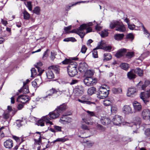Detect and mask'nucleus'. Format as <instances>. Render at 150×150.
<instances>
[{
	"label": "nucleus",
	"mask_w": 150,
	"mask_h": 150,
	"mask_svg": "<svg viewBox=\"0 0 150 150\" xmlns=\"http://www.w3.org/2000/svg\"><path fill=\"white\" fill-rule=\"evenodd\" d=\"M88 96H83L81 99H78V101L82 103L86 104L88 105H91L92 104H95L94 102L88 101Z\"/></svg>",
	"instance_id": "nucleus-8"
},
{
	"label": "nucleus",
	"mask_w": 150,
	"mask_h": 150,
	"mask_svg": "<svg viewBox=\"0 0 150 150\" xmlns=\"http://www.w3.org/2000/svg\"><path fill=\"white\" fill-rule=\"evenodd\" d=\"M86 112L88 114V115L90 116H95L96 114L94 112L90 111L88 110H87L86 111Z\"/></svg>",
	"instance_id": "nucleus-52"
},
{
	"label": "nucleus",
	"mask_w": 150,
	"mask_h": 150,
	"mask_svg": "<svg viewBox=\"0 0 150 150\" xmlns=\"http://www.w3.org/2000/svg\"><path fill=\"white\" fill-rule=\"evenodd\" d=\"M106 45V44L105 41H101L100 43L98 44V46L96 47V48H98V49H101L100 47L102 46H105Z\"/></svg>",
	"instance_id": "nucleus-45"
},
{
	"label": "nucleus",
	"mask_w": 150,
	"mask_h": 150,
	"mask_svg": "<svg viewBox=\"0 0 150 150\" xmlns=\"http://www.w3.org/2000/svg\"><path fill=\"white\" fill-rule=\"evenodd\" d=\"M124 35L123 34H117L114 36L115 39L117 40H121L123 38Z\"/></svg>",
	"instance_id": "nucleus-33"
},
{
	"label": "nucleus",
	"mask_w": 150,
	"mask_h": 150,
	"mask_svg": "<svg viewBox=\"0 0 150 150\" xmlns=\"http://www.w3.org/2000/svg\"><path fill=\"white\" fill-rule=\"evenodd\" d=\"M66 108L67 106L65 104H63L61 105L54 110L49 113L50 117L52 119H54L58 117L59 115L62 113Z\"/></svg>",
	"instance_id": "nucleus-2"
},
{
	"label": "nucleus",
	"mask_w": 150,
	"mask_h": 150,
	"mask_svg": "<svg viewBox=\"0 0 150 150\" xmlns=\"http://www.w3.org/2000/svg\"><path fill=\"white\" fill-rule=\"evenodd\" d=\"M63 41L65 42L71 41L72 42H75L76 41V40L74 38L70 37L65 38Z\"/></svg>",
	"instance_id": "nucleus-42"
},
{
	"label": "nucleus",
	"mask_w": 150,
	"mask_h": 150,
	"mask_svg": "<svg viewBox=\"0 0 150 150\" xmlns=\"http://www.w3.org/2000/svg\"><path fill=\"white\" fill-rule=\"evenodd\" d=\"M31 77H33L36 75V70L34 68H32L31 69Z\"/></svg>",
	"instance_id": "nucleus-47"
},
{
	"label": "nucleus",
	"mask_w": 150,
	"mask_h": 150,
	"mask_svg": "<svg viewBox=\"0 0 150 150\" xmlns=\"http://www.w3.org/2000/svg\"><path fill=\"white\" fill-rule=\"evenodd\" d=\"M71 28V26H69L67 27H64V30L66 33H67L68 31Z\"/></svg>",
	"instance_id": "nucleus-64"
},
{
	"label": "nucleus",
	"mask_w": 150,
	"mask_h": 150,
	"mask_svg": "<svg viewBox=\"0 0 150 150\" xmlns=\"http://www.w3.org/2000/svg\"><path fill=\"white\" fill-rule=\"evenodd\" d=\"M125 57L127 58L130 59L133 57L134 55V53L133 52H126Z\"/></svg>",
	"instance_id": "nucleus-32"
},
{
	"label": "nucleus",
	"mask_w": 150,
	"mask_h": 150,
	"mask_svg": "<svg viewBox=\"0 0 150 150\" xmlns=\"http://www.w3.org/2000/svg\"><path fill=\"white\" fill-rule=\"evenodd\" d=\"M149 54V52L146 51V52L142 54L140 57V58L142 59H144L146 57H147Z\"/></svg>",
	"instance_id": "nucleus-48"
},
{
	"label": "nucleus",
	"mask_w": 150,
	"mask_h": 150,
	"mask_svg": "<svg viewBox=\"0 0 150 150\" xmlns=\"http://www.w3.org/2000/svg\"><path fill=\"white\" fill-rule=\"evenodd\" d=\"M3 117L5 119H8L9 117V113L8 112H5L3 114Z\"/></svg>",
	"instance_id": "nucleus-60"
},
{
	"label": "nucleus",
	"mask_w": 150,
	"mask_h": 150,
	"mask_svg": "<svg viewBox=\"0 0 150 150\" xmlns=\"http://www.w3.org/2000/svg\"><path fill=\"white\" fill-rule=\"evenodd\" d=\"M113 101L114 100L112 98H108V99H106L104 100L103 104L105 106H109L110 105L111 103L113 102Z\"/></svg>",
	"instance_id": "nucleus-26"
},
{
	"label": "nucleus",
	"mask_w": 150,
	"mask_h": 150,
	"mask_svg": "<svg viewBox=\"0 0 150 150\" xmlns=\"http://www.w3.org/2000/svg\"><path fill=\"white\" fill-rule=\"evenodd\" d=\"M108 31L106 30L102 31L101 32L100 35L102 37H105L108 35Z\"/></svg>",
	"instance_id": "nucleus-49"
},
{
	"label": "nucleus",
	"mask_w": 150,
	"mask_h": 150,
	"mask_svg": "<svg viewBox=\"0 0 150 150\" xmlns=\"http://www.w3.org/2000/svg\"><path fill=\"white\" fill-rule=\"evenodd\" d=\"M100 120L101 124L103 125H108L111 122L110 119L106 117H101Z\"/></svg>",
	"instance_id": "nucleus-17"
},
{
	"label": "nucleus",
	"mask_w": 150,
	"mask_h": 150,
	"mask_svg": "<svg viewBox=\"0 0 150 150\" xmlns=\"http://www.w3.org/2000/svg\"><path fill=\"white\" fill-rule=\"evenodd\" d=\"M50 69L52 70L53 72L54 71L56 73H59V69L58 66H52L49 67Z\"/></svg>",
	"instance_id": "nucleus-31"
},
{
	"label": "nucleus",
	"mask_w": 150,
	"mask_h": 150,
	"mask_svg": "<svg viewBox=\"0 0 150 150\" xmlns=\"http://www.w3.org/2000/svg\"><path fill=\"white\" fill-rule=\"evenodd\" d=\"M137 94V90L134 88H128L127 93V96L128 97H133Z\"/></svg>",
	"instance_id": "nucleus-11"
},
{
	"label": "nucleus",
	"mask_w": 150,
	"mask_h": 150,
	"mask_svg": "<svg viewBox=\"0 0 150 150\" xmlns=\"http://www.w3.org/2000/svg\"><path fill=\"white\" fill-rule=\"evenodd\" d=\"M54 127L55 130H56L57 131H61L62 127H60L54 126Z\"/></svg>",
	"instance_id": "nucleus-63"
},
{
	"label": "nucleus",
	"mask_w": 150,
	"mask_h": 150,
	"mask_svg": "<svg viewBox=\"0 0 150 150\" xmlns=\"http://www.w3.org/2000/svg\"><path fill=\"white\" fill-rule=\"evenodd\" d=\"M88 65L85 62H82L79 65V71L82 73L85 71L87 69Z\"/></svg>",
	"instance_id": "nucleus-19"
},
{
	"label": "nucleus",
	"mask_w": 150,
	"mask_h": 150,
	"mask_svg": "<svg viewBox=\"0 0 150 150\" xmlns=\"http://www.w3.org/2000/svg\"><path fill=\"white\" fill-rule=\"evenodd\" d=\"M47 50L45 52L43 55L42 59L44 60L48 56V55L47 53Z\"/></svg>",
	"instance_id": "nucleus-62"
},
{
	"label": "nucleus",
	"mask_w": 150,
	"mask_h": 150,
	"mask_svg": "<svg viewBox=\"0 0 150 150\" xmlns=\"http://www.w3.org/2000/svg\"><path fill=\"white\" fill-rule=\"evenodd\" d=\"M64 117H62L59 120V122L62 123H65L66 122H70L72 121L71 118L66 117V116H63Z\"/></svg>",
	"instance_id": "nucleus-22"
},
{
	"label": "nucleus",
	"mask_w": 150,
	"mask_h": 150,
	"mask_svg": "<svg viewBox=\"0 0 150 150\" xmlns=\"http://www.w3.org/2000/svg\"><path fill=\"white\" fill-rule=\"evenodd\" d=\"M97 127L98 129L101 130L102 131H104L105 130V128L102 125L99 124H98L97 125Z\"/></svg>",
	"instance_id": "nucleus-50"
},
{
	"label": "nucleus",
	"mask_w": 150,
	"mask_h": 150,
	"mask_svg": "<svg viewBox=\"0 0 150 150\" xmlns=\"http://www.w3.org/2000/svg\"><path fill=\"white\" fill-rule=\"evenodd\" d=\"M77 63L76 62H72L69 65L67 68V71L69 75L71 77H73L77 73L76 69Z\"/></svg>",
	"instance_id": "nucleus-4"
},
{
	"label": "nucleus",
	"mask_w": 150,
	"mask_h": 150,
	"mask_svg": "<svg viewBox=\"0 0 150 150\" xmlns=\"http://www.w3.org/2000/svg\"><path fill=\"white\" fill-rule=\"evenodd\" d=\"M135 74H137L140 76H143L144 73L143 71L141 69L139 68H137L134 70Z\"/></svg>",
	"instance_id": "nucleus-28"
},
{
	"label": "nucleus",
	"mask_w": 150,
	"mask_h": 150,
	"mask_svg": "<svg viewBox=\"0 0 150 150\" xmlns=\"http://www.w3.org/2000/svg\"><path fill=\"white\" fill-rule=\"evenodd\" d=\"M87 26V25L83 24L79 28V29L77 30L76 33L79 35L81 38H83L84 37L85 33L83 30L86 29Z\"/></svg>",
	"instance_id": "nucleus-7"
},
{
	"label": "nucleus",
	"mask_w": 150,
	"mask_h": 150,
	"mask_svg": "<svg viewBox=\"0 0 150 150\" xmlns=\"http://www.w3.org/2000/svg\"><path fill=\"white\" fill-rule=\"evenodd\" d=\"M112 58L111 55L109 53H104L103 54V59L104 61H109Z\"/></svg>",
	"instance_id": "nucleus-25"
},
{
	"label": "nucleus",
	"mask_w": 150,
	"mask_h": 150,
	"mask_svg": "<svg viewBox=\"0 0 150 150\" xmlns=\"http://www.w3.org/2000/svg\"><path fill=\"white\" fill-rule=\"evenodd\" d=\"M24 19L25 20L29 19L30 17V14L26 11L23 12Z\"/></svg>",
	"instance_id": "nucleus-35"
},
{
	"label": "nucleus",
	"mask_w": 150,
	"mask_h": 150,
	"mask_svg": "<svg viewBox=\"0 0 150 150\" xmlns=\"http://www.w3.org/2000/svg\"><path fill=\"white\" fill-rule=\"evenodd\" d=\"M122 111L123 113L126 114H129L132 113V109L129 105H124L122 108Z\"/></svg>",
	"instance_id": "nucleus-13"
},
{
	"label": "nucleus",
	"mask_w": 150,
	"mask_h": 150,
	"mask_svg": "<svg viewBox=\"0 0 150 150\" xmlns=\"http://www.w3.org/2000/svg\"><path fill=\"white\" fill-rule=\"evenodd\" d=\"M72 62H75L74 61H72L70 59L66 58L62 62L63 64H69Z\"/></svg>",
	"instance_id": "nucleus-37"
},
{
	"label": "nucleus",
	"mask_w": 150,
	"mask_h": 150,
	"mask_svg": "<svg viewBox=\"0 0 150 150\" xmlns=\"http://www.w3.org/2000/svg\"><path fill=\"white\" fill-rule=\"evenodd\" d=\"M4 146L7 148L11 149L13 146V141L11 139H8L6 140L4 142Z\"/></svg>",
	"instance_id": "nucleus-18"
},
{
	"label": "nucleus",
	"mask_w": 150,
	"mask_h": 150,
	"mask_svg": "<svg viewBox=\"0 0 150 150\" xmlns=\"http://www.w3.org/2000/svg\"><path fill=\"white\" fill-rule=\"evenodd\" d=\"M26 7L30 11H31L32 10L33 6L31 4V2L30 1H28L26 4H25Z\"/></svg>",
	"instance_id": "nucleus-40"
},
{
	"label": "nucleus",
	"mask_w": 150,
	"mask_h": 150,
	"mask_svg": "<svg viewBox=\"0 0 150 150\" xmlns=\"http://www.w3.org/2000/svg\"><path fill=\"white\" fill-rule=\"evenodd\" d=\"M43 120L47 124H48V122L52 119L50 117L49 114L48 115L43 116L42 117Z\"/></svg>",
	"instance_id": "nucleus-36"
},
{
	"label": "nucleus",
	"mask_w": 150,
	"mask_h": 150,
	"mask_svg": "<svg viewBox=\"0 0 150 150\" xmlns=\"http://www.w3.org/2000/svg\"><path fill=\"white\" fill-rule=\"evenodd\" d=\"M43 118L41 117V118L38 120V121L37 122V125L38 126H43L45 125V122Z\"/></svg>",
	"instance_id": "nucleus-38"
},
{
	"label": "nucleus",
	"mask_w": 150,
	"mask_h": 150,
	"mask_svg": "<svg viewBox=\"0 0 150 150\" xmlns=\"http://www.w3.org/2000/svg\"><path fill=\"white\" fill-rule=\"evenodd\" d=\"M19 93L22 92L24 94H26L29 93V91L28 89V86L25 85V83H23V87L20 90H18Z\"/></svg>",
	"instance_id": "nucleus-23"
},
{
	"label": "nucleus",
	"mask_w": 150,
	"mask_h": 150,
	"mask_svg": "<svg viewBox=\"0 0 150 150\" xmlns=\"http://www.w3.org/2000/svg\"><path fill=\"white\" fill-rule=\"evenodd\" d=\"M127 49L123 48L119 50L116 53L115 56L117 58H120L125 55Z\"/></svg>",
	"instance_id": "nucleus-14"
},
{
	"label": "nucleus",
	"mask_w": 150,
	"mask_h": 150,
	"mask_svg": "<svg viewBox=\"0 0 150 150\" xmlns=\"http://www.w3.org/2000/svg\"><path fill=\"white\" fill-rule=\"evenodd\" d=\"M134 112H140L142 109L140 103L137 101H134L133 103Z\"/></svg>",
	"instance_id": "nucleus-12"
},
{
	"label": "nucleus",
	"mask_w": 150,
	"mask_h": 150,
	"mask_svg": "<svg viewBox=\"0 0 150 150\" xmlns=\"http://www.w3.org/2000/svg\"><path fill=\"white\" fill-rule=\"evenodd\" d=\"M40 11V8L39 7L37 6L35 7L33 10V12L37 14H39Z\"/></svg>",
	"instance_id": "nucleus-46"
},
{
	"label": "nucleus",
	"mask_w": 150,
	"mask_h": 150,
	"mask_svg": "<svg viewBox=\"0 0 150 150\" xmlns=\"http://www.w3.org/2000/svg\"><path fill=\"white\" fill-rule=\"evenodd\" d=\"M77 4V3H75L74 4H70L68 5H67L65 8V10L68 11H69L71 8V7L75 6Z\"/></svg>",
	"instance_id": "nucleus-44"
},
{
	"label": "nucleus",
	"mask_w": 150,
	"mask_h": 150,
	"mask_svg": "<svg viewBox=\"0 0 150 150\" xmlns=\"http://www.w3.org/2000/svg\"><path fill=\"white\" fill-rule=\"evenodd\" d=\"M135 121L137 122V124H140L141 122V119L138 117H136L135 118Z\"/></svg>",
	"instance_id": "nucleus-58"
},
{
	"label": "nucleus",
	"mask_w": 150,
	"mask_h": 150,
	"mask_svg": "<svg viewBox=\"0 0 150 150\" xmlns=\"http://www.w3.org/2000/svg\"><path fill=\"white\" fill-rule=\"evenodd\" d=\"M93 75V73L91 70H88L85 73V78H92Z\"/></svg>",
	"instance_id": "nucleus-29"
},
{
	"label": "nucleus",
	"mask_w": 150,
	"mask_h": 150,
	"mask_svg": "<svg viewBox=\"0 0 150 150\" xmlns=\"http://www.w3.org/2000/svg\"><path fill=\"white\" fill-rule=\"evenodd\" d=\"M134 69L129 72L127 74V76L128 78L130 79H135L136 77V75Z\"/></svg>",
	"instance_id": "nucleus-24"
},
{
	"label": "nucleus",
	"mask_w": 150,
	"mask_h": 150,
	"mask_svg": "<svg viewBox=\"0 0 150 150\" xmlns=\"http://www.w3.org/2000/svg\"><path fill=\"white\" fill-rule=\"evenodd\" d=\"M110 27L112 29L115 28V30L120 32H123L125 31L126 28L124 25L121 22L113 21L110 23Z\"/></svg>",
	"instance_id": "nucleus-3"
},
{
	"label": "nucleus",
	"mask_w": 150,
	"mask_h": 150,
	"mask_svg": "<svg viewBox=\"0 0 150 150\" xmlns=\"http://www.w3.org/2000/svg\"><path fill=\"white\" fill-rule=\"evenodd\" d=\"M122 117L119 115H116L113 118L112 122L114 125H119L122 122Z\"/></svg>",
	"instance_id": "nucleus-9"
},
{
	"label": "nucleus",
	"mask_w": 150,
	"mask_h": 150,
	"mask_svg": "<svg viewBox=\"0 0 150 150\" xmlns=\"http://www.w3.org/2000/svg\"><path fill=\"white\" fill-rule=\"evenodd\" d=\"M67 140V139H66L64 137L57 139V142H65Z\"/></svg>",
	"instance_id": "nucleus-51"
},
{
	"label": "nucleus",
	"mask_w": 150,
	"mask_h": 150,
	"mask_svg": "<svg viewBox=\"0 0 150 150\" xmlns=\"http://www.w3.org/2000/svg\"><path fill=\"white\" fill-rule=\"evenodd\" d=\"M87 49V47L85 45H83L82 46L81 49V52L83 53H85Z\"/></svg>",
	"instance_id": "nucleus-53"
},
{
	"label": "nucleus",
	"mask_w": 150,
	"mask_h": 150,
	"mask_svg": "<svg viewBox=\"0 0 150 150\" xmlns=\"http://www.w3.org/2000/svg\"><path fill=\"white\" fill-rule=\"evenodd\" d=\"M145 134L148 137H150V129H146L145 132Z\"/></svg>",
	"instance_id": "nucleus-55"
},
{
	"label": "nucleus",
	"mask_w": 150,
	"mask_h": 150,
	"mask_svg": "<svg viewBox=\"0 0 150 150\" xmlns=\"http://www.w3.org/2000/svg\"><path fill=\"white\" fill-rule=\"evenodd\" d=\"M96 92V88L95 87H91L88 89L87 93L89 95H91Z\"/></svg>",
	"instance_id": "nucleus-30"
},
{
	"label": "nucleus",
	"mask_w": 150,
	"mask_h": 150,
	"mask_svg": "<svg viewBox=\"0 0 150 150\" xmlns=\"http://www.w3.org/2000/svg\"><path fill=\"white\" fill-rule=\"evenodd\" d=\"M142 88L143 90L146 91L145 92H142L140 97L145 104L149 102V98L150 97V81H146Z\"/></svg>",
	"instance_id": "nucleus-1"
},
{
	"label": "nucleus",
	"mask_w": 150,
	"mask_h": 150,
	"mask_svg": "<svg viewBox=\"0 0 150 150\" xmlns=\"http://www.w3.org/2000/svg\"><path fill=\"white\" fill-rule=\"evenodd\" d=\"M36 68L38 69V71L39 73V75H40L44 71V70L40 68L38 66H36Z\"/></svg>",
	"instance_id": "nucleus-54"
},
{
	"label": "nucleus",
	"mask_w": 150,
	"mask_h": 150,
	"mask_svg": "<svg viewBox=\"0 0 150 150\" xmlns=\"http://www.w3.org/2000/svg\"><path fill=\"white\" fill-rule=\"evenodd\" d=\"M83 83L85 85L88 86H91L96 84L97 82V79L93 78H85Z\"/></svg>",
	"instance_id": "nucleus-5"
},
{
	"label": "nucleus",
	"mask_w": 150,
	"mask_h": 150,
	"mask_svg": "<svg viewBox=\"0 0 150 150\" xmlns=\"http://www.w3.org/2000/svg\"><path fill=\"white\" fill-rule=\"evenodd\" d=\"M121 67L125 70H127L129 68L128 64L125 63H122L120 65Z\"/></svg>",
	"instance_id": "nucleus-41"
},
{
	"label": "nucleus",
	"mask_w": 150,
	"mask_h": 150,
	"mask_svg": "<svg viewBox=\"0 0 150 150\" xmlns=\"http://www.w3.org/2000/svg\"><path fill=\"white\" fill-rule=\"evenodd\" d=\"M125 124L128 126H131L132 127L133 129L135 130V131L133 130L134 133H137V129L139 127V124H135L133 123H129L127 122H125Z\"/></svg>",
	"instance_id": "nucleus-16"
},
{
	"label": "nucleus",
	"mask_w": 150,
	"mask_h": 150,
	"mask_svg": "<svg viewBox=\"0 0 150 150\" xmlns=\"http://www.w3.org/2000/svg\"><path fill=\"white\" fill-rule=\"evenodd\" d=\"M30 99V97L28 96L21 95L18 96L17 101L20 102L25 103L28 101Z\"/></svg>",
	"instance_id": "nucleus-10"
},
{
	"label": "nucleus",
	"mask_w": 150,
	"mask_h": 150,
	"mask_svg": "<svg viewBox=\"0 0 150 150\" xmlns=\"http://www.w3.org/2000/svg\"><path fill=\"white\" fill-rule=\"evenodd\" d=\"M117 108L116 106H112L111 107V112H115L117 110Z\"/></svg>",
	"instance_id": "nucleus-56"
},
{
	"label": "nucleus",
	"mask_w": 150,
	"mask_h": 150,
	"mask_svg": "<svg viewBox=\"0 0 150 150\" xmlns=\"http://www.w3.org/2000/svg\"><path fill=\"white\" fill-rule=\"evenodd\" d=\"M126 37L127 38L130 39L132 40H133L134 38L133 35L132 33L128 34L127 35Z\"/></svg>",
	"instance_id": "nucleus-61"
},
{
	"label": "nucleus",
	"mask_w": 150,
	"mask_h": 150,
	"mask_svg": "<svg viewBox=\"0 0 150 150\" xmlns=\"http://www.w3.org/2000/svg\"><path fill=\"white\" fill-rule=\"evenodd\" d=\"M98 48H96V47L93 49L92 51V54L93 57L94 58H97L98 57V54L97 53V50Z\"/></svg>",
	"instance_id": "nucleus-43"
},
{
	"label": "nucleus",
	"mask_w": 150,
	"mask_h": 150,
	"mask_svg": "<svg viewBox=\"0 0 150 150\" xmlns=\"http://www.w3.org/2000/svg\"><path fill=\"white\" fill-rule=\"evenodd\" d=\"M112 91L115 94L121 93L122 92V90L121 88H113L112 89Z\"/></svg>",
	"instance_id": "nucleus-34"
},
{
	"label": "nucleus",
	"mask_w": 150,
	"mask_h": 150,
	"mask_svg": "<svg viewBox=\"0 0 150 150\" xmlns=\"http://www.w3.org/2000/svg\"><path fill=\"white\" fill-rule=\"evenodd\" d=\"M99 94L97 95V97L100 99H103L107 97L108 94V91L105 87L101 86L99 88Z\"/></svg>",
	"instance_id": "nucleus-6"
},
{
	"label": "nucleus",
	"mask_w": 150,
	"mask_h": 150,
	"mask_svg": "<svg viewBox=\"0 0 150 150\" xmlns=\"http://www.w3.org/2000/svg\"><path fill=\"white\" fill-rule=\"evenodd\" d=\"M46 73L47 77L48 79H53L54 78V75L53 72V71L48 67V69L46 70Z\"/></svg>",
	"instance_id": "nucleus-15"
},
{
	"label": "nucleus",
	"mask_w": 150,
	"mask_h": 150,
	"mask_svg": "<svg viewBox=\"0 0 150 150\" xmlns=\"http://www.w3.org/2000/svg\"><path fill=\"white\" fill-rule=\"evenodd\" d=\"M84 91V87L82 86H76L74 89V91L76 93L82 94Z\"/></svg>",
	"instance_id": "nucleus-20"
},
{
	"label": "nucleus",
	"mask_w": 150,
	"mask_h": 150,
	"mask_svg": "<svg viewBox=\"0 0 150 150\" xmlns=\"http://www.w3.org/2000/svg\"><path fill=\"white\" fill-rule=\"evenodd\" d=\"M128 25L129 28L131 30H134L135 27H136V26L134 24H128Z\"/></svg>",
	"instance_id": "nucleus-57"
},
{
	"label": "nucleus",
	"mask_w": 150,
	"mask_h": 150,
	"mask_svg": "<svg viewBox=\"0 0 150 150\" xmlns=\"http://www.w3.org/2000/svg\"><path fill=\"white\" fill-rule=\"evenodd\" d=\"M141 25L142 26L143 31L144 34L145 35V36L149 39H150V34L148 30L145 28L143 24L140 23Z\"/></svg>",
	"instance_id": "nucleus-27"
},
{
	"label": "nucleus",
	"mask_w": 150,
	"mask_h": 150,
	"mask_svg": "<svg viewBox=\"0 0 150 150\" xmlns=\"http://www.w3.org/2000/svg\"><path fill=\"white\" fill-rule=\"evenodd\" d=\"M56 89L55 88H52L47 91L48 94L47 96L45 97H42L41 99L43 100H46V98L49 96H52L53 94L56 93Z\"/></svg>",
	"instance_id": "nucleus-21"
},
{
	"label": "nucleus",
	"mask_w": 150,
	"mask_h": 150,
	"mask_svg": "<svg viewBox=\"0 0 150 150\" xmlns=\"http://www.w3.org/2000/svg\"><path fill=\"white\" fill-rule=\"evenodd\" d=\"M86 143L87 144L88 147H90L93 146L94 144V143L88 141H86Z\"/></svg>",
	"instance_id": "nucleus-59"
},
{
	"label": "nucleus",
	"mask_w": 150,
	"mask_h": 150,
	"mask_svg": "<svg viewBox=\"0 0 150 150\" xmlns=\"http://www.w3.org/2000/svg\"><path fill=\"white\" fill-rule=\"evenodd\" d=\"M101 49H103L106 51H108V52H110L111 50L112 49V47L110 46H107L105 45V46H102L101 47Z\"/></svg>",
	"instance_id": "nucleus-39"
}]
</instances>
